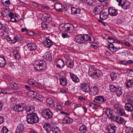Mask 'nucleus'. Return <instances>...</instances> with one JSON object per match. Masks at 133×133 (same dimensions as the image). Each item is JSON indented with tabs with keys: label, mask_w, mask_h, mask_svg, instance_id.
I'll return each mask as SVG.
<instances>
[{
	"label": "nucleus",
	"mask_w": 133,
	"mask_h": 133,
	"mask_svg": "<svg viewBox=\"0 0 133 133\" xmlns=\"http://www.w3.org/2000/svg\"><path fill=\"white\" fill-rule=\"evenodd\" d=\"M34 66V70L39 72H42L45 70L47 68L45 63L40 60L36 61Z\"/></svg>",
	"instance_id": "1"
},
{
	"label": "nucleus",
	"mask_w": 133,
	"mask_h": 133,
	"mask_svg": "<svg viewBox=\"0 0 133 133\" xmlns=\"http://www.w3.org/2000/svg\"><path fill=\"white\" fill-rule=\"evenodd\" d=\"M76 42L79 43H82L87 41L92 42L91 37L88 35H80L76 36L75 38Z\"/></svg>",
	"instance_id": "2"
},
{
	"label": "nucleus",
	"mask_w": 133,
	"mask_h": 133,
	"mask_svg": "<svg viewBox=\"0 0 133 133\" xmlns=\"http://www.w3.org/2000/svg\"><path fill=\"white\" fill-rule=\"evenodd\" d=\"M39 121V118L37 114L35 113H31L28 114L27 117V121L30 124L36 123Z\"/></svg>",
	"instance_id": "3"
},
{
	"label": "nucleus",
	"mask_w": 133,
	"mask_h": 133,
	"mask_svg": "<svg viewBox=\"0 0 133 133\" xmlns=\"http://www.w3.org/2000/svg\"><path fill=\"white\" fill-rule=\"evenodd\" d=\"M118 3V5L121 6L122 8L124 10L129 9L130 6V2L126 0H116Z\"/></svg>",
	"instance_id": "4"
},
{
	"label": "nucleus",
	"mask_w": 133,
	"mask_h": 133,
	"mask_svg": "<svg viewBox=\"0 0 133 133\" xmlns=\"http://www.w3.org/2000/svg\"><path fill=\"white\" fill-rule=\"evenodd\" d=\"M105 113L109 118L114 119L116 113L114 110L109 108L107 109L105 111Z\"/></svg>",
	"instance_id": "5"
},
{
	"label": "nucleus",
	"mask_w": 133,
	"mask_h": 133,
	"mask_svg": "<svg viewBox=\"0 0 133 133\" xmlns=\"http://www.w3.org/2000/svg\"><path fill=\"white\" fill-rule=\"evenodd\" d=\"M42 115L46 119L51 118L52 116L51 111L49 109H44L42 111Z\"/></svg>",
	"instance_id": "6"
},
{
	"label": "nucleus",
	"mask_w": 133,
	"mask_h": 133,
	"mask_svg": "<svg viewBox=\"0 0 133 133\" xmlns=\"http://www.w3.org/2000/svg\"><path fill=\"white\" fill-rule=\"evenodd\" d=\"M54 8L57 11L59 12H61L63 11V10H64L67 11L68 9L66 8H65L64 6H63L60 3H56L54 4Z\"/></svg>",
	"instance_id": "7"
},
{
	"label": "nucleus",
	"mask_w": 133,
	"mask_h": 133,
	"mask_svg": "<svg viewBox=\"0 0 133 133\" xmlns=\"http://www.w3.org/2000/svg\"><path fill=\"white\" fill-rule=\"evenodd\" d=\"M8 17L10 18L11 21L17 22H18L17 19H19V15L16 13H13L10 12Z\"/></svg>",
	"instance_id": "8"
},
{
	"label": "nucleus",
	"mask_w": 133,
	"mask_h": 133,
	"mask_svg": "<svg viewBox=\"0 0 133 133\" xmlns=\"http://www.w3.org/2000/svg\"><path fill=\"white\" fill-rule=\"evenodd\" d=\"M108 39H109L110 40H112L113 42H110V41H109V42L110 44V45H109L108 46V47L110 49V50L112 52L115 53L117 51V49L113 45L112 43L114 42V41L115 42V41H114L113 38H112L110 37H108Z\"/></svg>",
	"instance_id": "9"
},
{
	"label": "nucleus",
	"mask_w": 133,
	"mask_h": 133,
	"mask_svg": "<svg viewBox=\"0 0 133 133\" xmlns=\"http://www.w3.org/2000/svg\"><path fill=\"white\" fill-rule=\"evenodd\" d=\"M117 127L113 123H111L108 126L107 130L109 133H115L116 131Z\"/></svg>",
	"instance_id": "10"
},
{
	"label": "nucleus",
	"mask_w": 133,
	"mask_h": 133,
	"mask_svg": "<svg viewBox=\"0 0 133 133\" xmlns=\"http://www.w3.org/2000/svg\"><path fill=\"white\" fill-rule=\"evenodd\" d=\"M103 75V73L101 71L96 70L93 73V74L91 76V77L95 79H97L99 77Z\"/></svg>",
	"instance_id": "11"
},
{
	"label": "nucleus",
	"mask_w": 133,
	"mask_h": 133,
	"mask_svg": "<svg viewBox=\"0 0 133 133\" xmlns=\"http://www.w3.org/2000/svg\"><path fill=\"white\" fill-rule=\"evenodd\" d=\"M80 88L83 92L86 93L88 92L90 89V87L86 83L82 84Z\"/></svg>",
	"instance_id": "12"
},
{
	"label": "nucleus",
	"mask_w": 133,
	"mask_h": 133,
	"mask_svg": "<svg viewBox=\"0 0 133 133\" xmlns=\"http://www.w3.org/2000/svg\"><path fill=\"white\" fill-rule=\"evenodd\" d=\"M94 101L96 103H100L105 102L106 101V99L104 98L103 96H99L95 97Z\"/></svg>",
	"instance_id": "13"
},
{
	"label": "nucleus",
	"mask_w": 133,
	"mask_h": 133,
	"mask_svg": "<svg viewBox=\"0 0 133 133\" xmlns=\"http://www.w3.org/2000/svg\"><path fill=\"white\" fill-rule=\"evenodd\" d=\"M2 30V35L3 36L5 35L7 33V31H8V26L6 24H2L0 22V30Z\"/></svg>",
	"instance_id": "14"
},
{
	"label": "nucleus",
	"mask_w": 133,
	"mask_h": 133,
	"mask_svg": "<svg viewBox=\"0 0 133 133\" xmlns=\"http://www.w3.org/2000/svg\"><path fill=\"white\" fill-rule=\"evenodd\" d=\"M19 47H18L16 48L14 50V55L15 58L19 59L21 58L20 53L19 52Z\"/></svg>",
	"instance_id": "15"
},
{
	"label": "nucleus",
	"mask_w": 133,
	"mask_h": 133,
	"mask_svg": "<svg viewBox=\"0 0 133 133\" xmlns=\"http://www.w3.org/2000/svg\"><path fill=\"white\" fill-rule=\"evenodd\" d=\"M25 107L21 106L20 104H17L15 105L14 106L13 109L17 112H21L25 110Z\"/></svg>",
	"instance_id": "16"
},
{
	"label": "nucleus",
	"mask_w": 133,
	"mask_h": 133,
	"mask_svg": "<svg viewBox=\"0 0 133 133\" xmlns=\"http://www.w3.org/2000/svg\"><path fill=\"white\" fill-rule=\"evenodd\" d=\"M24 127L22 124H19L16 128L15 133H23L24 132Z\"/></svg>",
	"instance_id": "17"
},
{
	"label": "nucleus",
	"mask_w": 133,
	"mask_h": 133,
	"mask_svg": "<svg viewBox=\"0 0 133 133\" xmlns=\"http://www.w3.org/2000/svg\"><path fill=\"white\" fill-rule=\"evenodd\" d=\"M43 43L45 46L48 48H50L53 44L51 40L47 38L44 39Z\"/></svg>",
	"instance_id": "18"
},
{
	"label": "nucleus",
	"mask_w": 133,
	"mask_h": 133,
	"mask_svg": "<svg viewBox=\"0 0 133 133\" xmlns=\"http://www.w3.org/2000/svg\"><path fill=\"white\" fill-rule=\"evenodd\" d=\"M98 92V89L97 87L94 86L91 88L89 92V94L92 96H95L97 95Z\"/></svg>",
	"instance_id": "19"
},
{
	"label": "nucleus",
	"mask_w": 133,
	"mask_h": 133,
	"mask_svg": "<svg viewBox=\"0 0 133 133\" xmlns=\"http://www.w3.org/2000/svg\"><path fill=\"white\" fill-rule=\"evenodd\" d=\"M27 46L28 49L30 51H34L37 48L36 45L35 43H28L27 44Z\"/></svg>",
	"instance_id": "20"
},
{
	"label": "nucleus",
	"mask_w": 133,
	"mask_h": 133,
	"mask_svg": "<svg viewBox=\"0 0 133 133\" xmlns=\"http://www.w3.org/2000/svg\"><path fill=\"white\" fill-rule=\"evenodd\" d=\"M108 12L109 14L112 16H115L118 14L117 10L115 8L110 7L109 9Z\"/></svg>",
	"instance_id": "21"
},
{
	"label": "nucleus",
	"mask_w": 133,
	"mask_h": 133,
	"mask_svg": "<svg viewBox=\"0 0 133 133\" xmlns=\"http://www.w3.org/2000/svg\"><path fill=\"white\" fill-rule=\"evenodd\" d=\"M102 11V9L101 6L97 5L96 6L94 11V12L95 15H98Z\"/></svg>",
	"instance_id": "22"
},
{
	"label": "nucleus",
	"mask_w": 133,
	"mask_h": 133,
	"mask_svg": "<svg viewBox=\"0 0 133 133\" xmlns=\"http://www.w3.org/2000/svg\"><path fill=\"white\" fill-rule=\"evenodd\" d=\"M10 12L9 8H5L2 12V14L4 17L8 16Z\"/></svg>",
	"instance_id": "23"
},
{
	"label": "nucleus",
	"mask_w": 133,
	"mask_h": 133,
	"mask_svg": "<svg viewBox=\"0 0 133 133\" xmlns=\"http://www.w3.org/2000/svg\"><path fill=\"white\" fill-rule=\"evenodd\" d=\"M59 80L60 84L62 86H65L67 83V80L65 77H61L60 78Z\"/></svg>",
	"instance_id": "24"
},
{
	"label": "nucleus",
	"mask_w": 133,
	"mask_h": 133,
	"mask_svg": "<svg viewBox=\"0 0 133 133\" xmlns=\"http://www.w3.org/2000/svg\"><path fill=\"white\" fill-rule=\"evenodd\" d=\"M71 14H72L76 15L79 14L80 12V8H76L74 7H72L71 8Z\"/></svg>",
	"instance_id": "25"
},
{
	"label": "nucleus",
	"mask_w": 133,
	"mask_h": 133,
	"mask_svg": "<svg viewBox=\"0 0 133 133\" xmlns=\"http://www.w3.org/2000/svg\"><path fill=\"white\" fill-rule=\"evenodd\" d=\"M22 38L21 35H18L14 36L12 40V43H14L17 41H20L22 39Z\"/></svg>",
	"instance_id": "26"
},
{
	"label": "nucleus",
	"mask_w": 133,
	"mask_h": 133,
	"mask_svg": "<svg viewBox=\"0 0 133 133\" xmlns=\"http://www.w3.org/2000/svg\"><path fill=\"white\" fill-rule=\"evenodd\" d=\"M56 64L57 67L61 68L64 66V63L62 60L60 59L57 60Z\"/></svg>",
	"instance_id": "27"
},
{
	"label": "nucleus",
	"mask_w": 133,
	"mask_h": 133,
	"mask_svg": "<svg viewBox=\"0 0 133 133\" xmlns=\"http://www.w3.org/2000/svg\"><path fill=\"white\" fill-rule=\"evenodd\" d=\"M44 127L45 129L47 132H49L51 131L52 129V127L51 125L49 123H46L45 124Z\"/></svg>",
	"instance_id": "28"
},
{
	"label": "nucleus",
	"mask_w": 133,
	"mask_h": 133,
	"mask_svg": "<svg viewBox=\"0 0 133 133\" xmlns=\"http://www.w3.org/2000/svg\"><path fill=\"white\" fill-rule=\"evenodd\" d=\"M6 64V60L4 57H0V66L4 67Z\"/></svg>",
	"instance_id": "29"
},
{
	"label": "nucleus",
	"mask_w": 133,
	"mask_h": 133,
	"mask_svg": "<svg viewBox=\"0 0 133 133\" xmlns=\"http://www.w3.org/2000/svg\"><path fill=\"white\" fill-rule=\"evenodd\" d=\"M125 109L128 111H131L133 110V105L128 103L125 104Z\"/></svg>",
	"instance_id": "30"
},
{
	"label": "nucleus",
	"mask_w": 133,
	"mask_h": 133,
	"mask_svg": "<svg viewBox=\"0 0 133 133\" xmlns=\"http://www.w3.org/2000/svg\"><path fill=\"white\" fill-rule=\"evenodd\" d=\"M100 19L101 20H104L106 19L108 17L107 13L106 12H102L99 15Z\"/></svg>",
	"instance_id": "31"
},
{
	"label": "nucleus",
	"mask_w": 133,
	"mask_h": 133,
	"mask_svg": "<svg viewBox=\"0 0 133 133\" xmlns=\"http://www.w3.org/2000/svg\"><path fill=\"white\" fill-rule=\"evenodd\" d=\"M125 86L128 88L131 87L133 86V79H130L128 80V82L125 83Z\"/></svg>",
	"instance_id": "32"
},
{
	"label": "nucleus",
	"mask_w": 133,
	"mask_h": 133,
	"mask_svg": "<svg viewBox=\"0 0 133 133\" xmlns=\"http://www.w3.org/2000/svg\"><path fill=\"white\" fill-rule=\"evenodd\" d=\"M70 77L73 81L75 83H77L79 81V79L78 77L73 74H70Z\"/></svg>",
	"instance_id": "33"
},
{
	"label": "nucleus",
	"mask_w": 133,
	"mask_h": 133,
	"mask_svg": "<svg viewBox=\"0 0 133 133\" xmlns=\"http://www.w3.org/2000/svg\"><path fill=\"white\" fill-rule=\"evenodd\" d=\"M46 102L51 107H53L55 105L53 102V99L51 98H47L46 100Z\"/></svg>",
	"instance_id": "34"
},
{
	"label": "nucleus",
	"mask_w": 133,
	"mask_h": 133,
	"mask_svg": "<svg viewBox=\"0 0 133 133\" xmlns=\"http://www.w3.org/2000/svg\"><path fill=\"white\" fill-rule=\"evenodd\" d=\"M67 59L68 61L66 62V64L67 66L70 68H72L74 66L73 62L72 61L70 60V59L68 58V57H67Z\"/></svg>",
	"instance_id": "35"
},
{
	"label": "nucleus",
	"mask_w": 133,
	"mask_h": 133,
	"mask_svg": "<svg viewBox=\"0 0 133 133\" xmlns=\"http://www.w3.org/2000/svg\"><path fill=\"white\" fill-rule=\"evenodd\" d=\"M95 67L92 65L90 66L89 67V74L91 77L93 74V73L96 70Z\"/></svg>",
	"instance_id": "36"
},
{
	"label": "nucleus",
	"mask_w": 133,
	"mask_h": 133,
	"mask_svg": "<svg viewBox=\"0 0 133 133\" xmlns=\"http://www.w3.org/2000/svg\"><path fill=\"white\" fill-rule=\"evenodd\" d=\"M115 92H116V95L118 96H119L121 95L122 93V89L121 87H117V89L115 91Z\"/></svg>",
	"instance_id": "37"
},
{
	"label": "nucleus",
	"mask_w": 133,
	"mask_h": 133,
	"mask_svg": "<svg viewBox=\"0 0 133 133\" xmlns=\"http://www.w3.org/2000/svg\"><path fill=\"white\" fill-rule=\"evenodd\" d=\"M28 83L30 85L34 86H36L38 85V84L35 81L32 79H29L28 81Z\"/></svg>",
	"instance_id": "38"
},
{
	"label": "nucleus",
	"mask_w": 133,
	"mask_h": 133,
	"mask_svg": "<svg viewBox=\"0 0 133 133\" xmlns=\"http://www.w3.org/2000/svg\"><path fill=\"white\" fill-rule=\"evenodd\" d=\"M9 86L14 89L18 90L19 89L18 85L16 83H10L9 84Z\"/></svg>",
	"instance_id": "39"
},
{
	"label": "nucleus",
	"mask_w": 133,
	"mask_h": 133,
	"mask_svg": "<svg viewBox=\"0 0 133 133\" xmlns=\"http://www.w3.org/2000/svg\"><path fill=\"white\" fill-rule=\"evenodd\" d=\"M2 4L6 7H9L10 4L9 0H1Z\"/></svg>",
	"instance_id": "40"
},
{
	"label": "nucleus",
	"mask_w": 133,
	"mask_h": 133,
	"mask_svg": "<svg viewBox=\"0 0 133 133\" xmlns=\"http://www.w3.org/2000/svg\"><path fill=\"white\" fill-rule=\"evenodd\" d=\"M43 57L46 60L49 61L51 60L52 59L51 54L49 52L46 53Z\"/></svg>",
	"instance_id": "41"
},
{
	"label": "nucleus",
	"mask_w": 133,
	"mask_h": 133,
	"mask_svg": "<svg viewBox=\"0 0 133 133\" xmlns=\"http://www.w3.org/2000/svg\"><path fill=\"white\" fill-rule=\"evenodd\" d=\"M44 20L48 22H50L52 20V18L50 15L48 14H45L44 15Z\"/></svg>",
	"instance_id": "42"
},
{
	"label": "nucleus",
	"mask_w": 133,
	"mask_h": 133,
	"mask_svg": "<svg viewBox=\"0 0 133 133\" xmlns=\"http://www.w3.org/2000/svg\"><path fill=\"white\" fill-rule=\"evenodd\" d=\"M125 133H133V128L131 127H126L125 128Z\"/></svg>",
	"instance_id": "43"
},
{
	"label": "nucleus",
	"mask_w": 133,
	"mask_h": 133,
	"mask_svg": "<svg viewBox=\"0 0 133 133\" xmlns=\"http://www.w3.org/2000/svg\"><path fill=\"white\" fill-rule=\"evenodd\" d=\"M25 110H26L27 114H28V112H31V113H32L34 111V108L33 106L28 107L25 108Z\"/></svg>",
	"instance_id": "44"
},
{
	"label": "nucleus",
	"mask_w": 133,
	"mask_h": 133,
	"mask_svg": "<svg viewBox=\"0 0 133 133\" xmlns=\"http://www.w3.org/2000/svg\"><path fill=\"white\" fill-rule=\"evenodd\" d=\"M109 87L110 91L112 92H115L117 88V87H116L113 84L110 85Z\"/></svg>",
	"instance_id": "45"
},
{
	"label": "nucleus",
	"mask_w": 133,
	"mask_h": 133,
	"mask_svg": "<svg viewBox=\"0 0 133 133\" xmlns=\"http://www.w3.org/2000/svg\"><path fill=\"white\" fill-rule=\"evenodd\" d=\"M116 121L118 123H122L124 122V119L120 117H117L116 118Z\"/></svg>",
	"instance_id": "46"
},
{
	"label": "nucleus",
	"mask_w": 133,
	"mask_h": 133,
	"mask_svg": "<svg viewBox=\"0 0 133 133\" xmlns=\"http://www.w3.org/2000/svg\"><path fill=\"white\" fill-rule=\"evenodd\" d=\"M110 77L112 81H113L116 79L117 77V74L114 72H112L111 74Z\"/></svg>",
	"instance_id": "47"
},
{
	"label": "nucleus",
	"mask_w": 133,
	"mask_h": 133,
	"mask_svg": "<svg viewBox=\"0 0 133 133\" xmlns=\"http://www.w3.org/2000/svg\"><path fill=\"white\" fill-rule=\"evenodd\" d=\"M79 130L83 133H85L87 131L86 128L84 126L82 125L79 128Z\"/></svg>",
	"instance_id": "48"
},
{
	"label": "nucleus",
	"mask_w": 133,
	"mask_h": 133,
	"mask_svg": "<svg viewBox=\"0 0 133 133\" xmlns=\"http://www.w3.org/2000/svg\"><path fill=\"white\" fill-rule=\"evenodd\" d=\"M49 25V23L46 22H43L41 24V27L43 28H46L48 27Z\"/></svg>",
	"instance_id": "49"
},
{
	"label": "nucleus",
	"mask_w": 133,
	"mask_h": 133,
	"mask_svg": "<svg viewBox=\"0 0 133 133\" xmlns=\"http://www.w3.org/2000/svg\"><path fill=\"white\" fill-rule=\"evenodd\" d=\"M95 0H86V3L90 5H94L95 4Z\"/></svg>",
	"instance_id": "50"
},
{
	"label": "nucleus",
	"mask_w": 133,
	"mask_h": 133,
	"mask_svg": "<svg viewBox=\"0 0 133 133\" xmlns=\"http://www.w3.org/2000/svg\"><path fill=\"white\" fill-rule=\"evenodd\" d=\"M119 114L121 116H122L125 114V111L124 109L121 108L119 109V110H118L117 111Z\"/></svg>",
	"instance_id": "51"
},
{
	"label": "nucleus",
	"mask_w": 133,
	"mask_h": 133,
	"mask_svg": "<svg viewBox=\"0 0 133 133\" xmlns=\"http://www.w3.org/2000/svg\"><path fill=\"white\" fill-rule=\"evenodd\" d=\"M98 1L102 2L103 5L104 6H107L108 5V0H98Z\"/></svg>",
	"instance_id": "52"
},
{
	"label": "nucleus",
	"mask_w": 133,
	"mask_h": 133,
	"mask_svg": "<svg viewBox=\"0 0 133 133\" xmlns=\"http://www.w3.org/2000/svg\"><path fill=\"white\" fill-rule=\"evenodd\" d=\"M98 1L102 2L103 5L104 6H107L108 5V0H98Z\"/></svg>",
	"instance_id": "53"
},
{
	"label": "nucleus",
	"mask_w": 133,
	"mask_h": 133,
	"mask_svg": "<svg viewBox=\"0 0 133 133\" xmlns=\"http://www.w3.org/2000/svg\"><path fill=\"white\" fill-rule=\"evenodd\" d=\"M98 1L102 2L103 5L104 6H107L108 5V0H98Z\"/></svg>",
	"instance_id": "54"
},
{
	"label": "nucleus",
	"mask_w": 133,
	"mask_h": 133,
	"mask_svg": "<svg viewBox=\"0 0 133 133\" xmlns=\"http://www.w3.org/2000/svg\"><path fill=\"white\" fill-rule=\"evenodd\" d=\"M53 133H60V129L56 127L55 128L52 129Z\"/></svg>",
	"instance_id": "55"
},
{
	"label": "nucleus",
	"mask_w": 133,
	"mask_h": 133,
	"mask_svg": "<svg viewBox=\"0 0 133 133\" xmlns=\"http://www.w3.org/2000/svg\"><path fill=\"white\" fill-rule=\"evenodd\" d=\"M89 106L90 107H91L94 109H97V107L96 104H95L93 103H90L89 104Z\"/></svg>",
	"instance_id": "56"
},
{
	"label": "nucleus",
	"mask_w": 133,
	"mask_h": 133,
	"mask_svg": "<svg viewBox=\"0 0 133 133\" xmlns=\"http://www.w3.org/2000/svg\"><path fill=\"white\" fill-rule=\"evenodd\" d=\"M8 131V130L6 127H3L1 130V133H7Z\"/></svg>",
	"instance_id": "57"
},
{
	"label": "nucleus",
	"mask_w": 133,
	"mask_h": 133,
	"mask_svg": "<svg viewBox=\"0 0 133 133\" xmlns=\"http://www.w3.org/2000/svg\"><path fill=\"white\" fill-rule=\"evenodd\" d=\"M128 103L132 105L133 104V96H131L129 98L128 100Z\"/></svg>",
	"instance_id": "58"
},
{
	"label": "nucleus",
	"mask_w": 133,
	"mask_h": 133,
	"mask_svg": "<svg viewBox=\"0 0 133 133\" xmlns=\"http://www.w3.org/2000/svg\"><path fill=\"white\" fill-rule=\"evenodd\" d=\"M7 33L5 35H6V36H4L5 38L8 41H12V38L11 37V36H9L7 35Z\"/></svg>",
	"instance_id": "59"
},
{
	"label": "nucleus",
	"mask_w": 133,
	"mask_h": 133,
	"mask_svg": "<svg viewBox=\"0 0 133 133\" xmlns=\"http://www.w3.org/2000/svg\"><path fill=\"white\" fill-rule=\"evenodd\" d=\"M43 97L41 96H37L35 97V98L39 101H42L43 99Z\"/></svg>",
	"instance_id": "60"
},
{
	"label": "nucleus",
	"mask_w": 133,
	"mask_h": 133,
	"mask_svg": "<svg viewBox=\"0 0 133 133\" xmlns=\"http://www.w3.org/2000/svg\"><path fill=\"white\" fill-rule=\"evenodd\" d=\"M67 123H71L73 122V120L71 118L68 117H66Z\"/></svg>",
	"instance_id": "61"
},
{
	"label": "nucleus",
	"mask_w": 133,
	"mask_h": 133,
	"mask_svg": "<svg viewBox=\"0 0 133 133\" xmlns=\"http://www.w3.org/2000/svg\"><path fill=\"white\" fill-rule=\"evenodd\" d=\"M127 73L131 75H133V70L130 69H127L126 70Z\"/></svg>",
	"instance_id": "62"
},
{
	"label": "nucleus",
	"mask_w": 133,
	"mask_h": 133,
	"mask_svg": "<svg viewBox=\"0 0 133 133\" xmlns=\"http://www.w3.org/2000/svg\"><path fill=\"white\" fill-rule=\"evenodd\" d=\"M11 90V89L9 88H6V90L5 91H6V94H11V93L10 92V90Z\"/></svg>",
	"instance_id": "63"
},
{
	"label": "nucleus",
	"mask_w": 133,
	"mask_h": 133,
	"mask_svg": "<svg viewBox=\"0 0 133 133\" xmlns=\"http://www.w3.org/2000/svg\"><path fill=\"white\" fill-rule=\"evenodd\" d=\"M30 93L34 96H35L37 95V92L34 91H30Z\"/></svg>",
	"instance_id": "64"
}]
</instances>
